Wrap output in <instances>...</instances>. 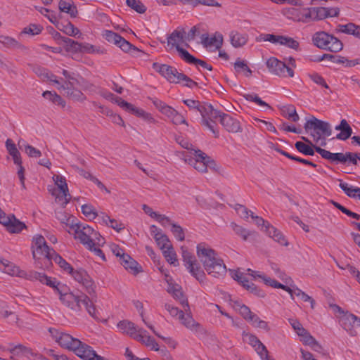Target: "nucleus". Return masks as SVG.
<instances>
[{"instance_id":"f257e3e1","label":"nucleus","mask_w":360,"mask_h":360,"mask_svg":"<svg viewBox=\"0 0 360 360\" xmlns=\"http://www.w3.org/2000/svg\"><path fill=\"white\" fill-rule=\"evenodd\" d=\"M46 279L47 281H44L41 283L53 288L59 295V299L64 305L75 311H79L82 310L81 304H83L91 316L94 319H98L96 314V309L94 304L96 300L93 297L90 298L84 294L76 295L70 292L69 288L65 285L58 282L56 278L46 276Z\"/></svg>"},{"instance_id":"f03ea898","label":"nucleus","mask_w":360,"mask_h":360,"mask_svg":"<svg viewBox=\"0 0 360 360\" xmlns=\"http://www.w3.org/2000/svg\"><path fill=\"white\" fill-rule=\"evenodd\" d=\"M49 333L60 347L72 351L83 360H108L98 355L91 346L82 342L77 338H73L68 333L52 328H49Z\"/></svg>"},{"instance_id":"7ed1b4c3","label":"nucleus","mask_w":360,"mask_h":360,"mask_svg":"<svg viewBox=\"0 0 360 360\" xmlns=\"http://www.w3.org/2000/svg\"><path fill=\"white\" fill-rule=\"evenodd\" d=\"M197 255L209 275L214 278H221L226 275V265L213 249L200 243L197 246Z\"/></svg>"},{"instance_id":"20e7f679","label":"nucleus","mask_w":360,"mask_h":360,"mask_svg":"<svg viewBox=\"0 0 360 360\" xmlns=\"http://www.w3.org/2000/svg\"><path fill=\"white\" fill-rule=\"evenodd\" d=\"M75 219H72L70 229L74 233V238L86 248H91L94 245H101L105 243L104 238L99 233L95 231L89 225L76 223Z\"/></svg>"},{"instance_id":"39448f33","label":"nucleus","mask_w":360,"mask_h":360,"mask_svg":"<svg viewBox=\"0 0 360 360\" xmlns=\"http://www.w3.org/2000/svg\"><path fill=\"white\" fill-rule=\"evenodd\" d=\"M304 128L306 132L310 131V135L316 143H318L319 140L323 139L324 141L321 143V146L326 144L325 141L326 137H328L332 134L330 124L315 117H312L310 120H307L304 124Z\"/></svg>"},{"instance_id":"423d86ee","label":"nucleus","mask_w":360,"mask_h":360,"mask_svg":"<svg viewBox=\"0 0 360 360\" xmlns=\"http://www.w3.org/2000/svg\"><path fill=\"white\" fill-rule=\"evenodd\" d=\"M0 263L4 266V271L11 276L25 278L30 281H39L41 283L44 281H47L46 275L44 273H40L35 271L26 272L23 270H20V268L13 263L4 259L0 258Z\"/></svg>"},{"instance_id":"0eeeda50","label":"nucleus","mask_w":360,"mask_h":360,"mask_svg":"<svg viewBox=\"0 0 360 360\" xmlns=\"http://www.w3.org/2000/svg\"><path fill=\"white\" fill-rule=\"evenodd\" d=\"M312 40L314 44L318 48L331 52L340 51L343 48V44L340 40L325 32L315 33Z\"/></svg>"},{"instance_id":"6e6552de","label":"nucleus","mask_w":360,"mask_h":360,"mask_svg":"<svg viewBox=\"0 0 360 360\" xmlns=\"http://www.w3.org/2000/svg\"><path fill=\"white\" fill-rule=\"evenodd\" d=\"M181 250L184 264L186 266V269L200 283L204 282L206 278V275L204 271L201 269L195 255L190 252L188 250L187 248L184 246H182L181 248Z\"/></svg>"},{"instance_id":"1a4fd4ad","label":"nucleus","mask_w":360,"mask_h":360,"mask_svg":"<svg viewBox=\"0 0 360 360\" xmlns=\"http://www.w3.org/2000/svg\"><path fill=\"white\" fill-rule=\"evenodd\" d=\"M222 112L214 109L211 104L204 103L200 115L202 117V124L207 127L214 135L215 138L219 137V131L214 129V124L217 118H221Z\"/></svg>"},{"instance_id":"9d476101","label":"nucleus","mask_w":360,"mask_h":360,"mask_svg":"<svg viewBox=\"0 0 360 360\" xmlns=\"http://www.w3.org/2000/svg\"><path fill=\"white\" fill-rule=\"evenodd\" d=\"M75 281L80 283L85 289L86 292L92 297H96L95 288L96 285L94 281L91 279L87 272L82 269L74 270L70 273Z\"/></svg>"},{"instance_id":"9b49d317","label":"nucleus","mask_w":360,"mask_h":360,"mask_svg":"<svg viewBox=\"0 0 360 360\" xmlns=\"http://www.w3.org/2000/svg\"><path fill=\"white\" fill-rule=\"evenodd\" d=\"M266 66L270 72L279 77H292L294 76V71L291 68L287 66L285 63L278 60L274 57H271L267 60Z\"/></svg>"},{"instance_id":"f8f14e48","label":"nucleus","mask_w":360,"mask_h":360,"mask_svg":"<svg viewBox=\"0 0 360 360\" xmlns=\"http://www.w3.org/2000/svg\"><path fill=\"white\" fill-rule=\"evenodd\" d=\"M0 223L6 228L8 231L12 233H19L26 227L25 224L17 219L13 214L6 215L1 209Z\"/></svg>"},{"instance_id":"ddd939ff","label":"nucleus","mask_w":360,"mask_h":360,"mask_svg":"<svg viewBox=\"0 0 360 360\" xmlns=\"http://www.w3.org/2000/svg\"><path fill=\"white\" fill-rule=\"evenodd\" d=\"M33 251L32 255L34 258H37L39 255V258L41 256L44 257V259H47L51 255L53 249H51L46 244L45 238L41 235H37L33 238Z\"/></svg>"},{"instance_id":"4468645a","label":"nucleus","mask_w":360,"mask_h":360,"mask_svg":"<svg viewBox=\"0 0 360 360\" xmlns=\"http://www.w3.org/2000/svg\"><path fill=\"white\" fill-rule=\"evenodd\" d=\"M339 323L349 335L356 336L357 332L355 327L360 326V318L352 313L346 314L340 317Z\"/></svg>"},{"instance_id":"2eb2a0df","label":"nucleus","mask_w":360,"mask_h":360,"mask_svg":"<svg viewBox=\"0 0 360 360\" xmlns=\"http://www.w3.org/2000/svg\"><path fill=\"white\" fill-rule=\"evenodd\" d=\"M157 70L169 82L175 84L181 82V75H183V73L179 72L176 68L166 64L158 65Z\"/></svg>"},{"instance_id":"dca6fc26","label":"nucleus","mask_w":360,"mask_h":360,"mask_svg":"<svg viewBox=\"0 0 360 360\" xmlns=\"http://www.w3.org/2000/svg\"><path fill=\"white\" fill-rule=\"evenodd\" d=\"M201 42L204 47L209 49L210 51H214L219 50L223 44L222 34L216 32L215 34L209 37L208 34H204L201 36Z\"/></svg>"},{"instance_id":"f3484780","label":"nucleus","mask_w":360,"mask_h":360,"mask_svg":"<svg viewBox=\"0 0 360 360\" xmlns=\"http://www.w3.org/2000/svg\"><path fill=\"white\" fill-rule=\"evenodd\" d=\"M315 148V150L316 153L321 155V156L326 159L329 160L332 163H342L345 164L347 162V153H333L328 150H326L325 149L321 148V147L313 146Z\"/></svg>"},{"instance_id":"a211bd4d","label":"nucleus","mask_w":360,"mask_h":360,"mask_svg":"<svg viewBox=\"0 0 360 360\" xmlns=\"http://www.w3.org/2000/svg\"><path fill=\"white\" fill-rule=\"evenodd\" d=\"M53 180L60 191L62 193V195L57 196V199H58L59 201H63V204H68L70 200V195L69 193L65 178L63 176L55 174L53 176Z\"/></svg>"},{"instance_id":"6ab92c4d","label":"nucleus","mask_w":360,"mask_h":360,"mask_svg":"<svg viewBox=\"0 0 360 360\" xmlns=\"http://www.w3.org/2000/svg\"><path fill=\"white\" fill-rule=\"evenodd\" d=\"M219 121L221 125L229 132L237 133L242 130L240 122L231 117L230 115L223 112Z\"/></svg>"},{"instance_id":"aec40b11","label":"nucleus","mask_w":360,"mask_h":360,"mask_svg":"<svg viewBox=\"0 0 360 360\" xmlns=\"http://www.w3.org/2000/svg\"><path fill=\"white\" fill-rule=\"evenodd\" d=\"M186 314H181V318L179 321L181 323L184 325L188 330L198 333H203L205 330L203 327L197 321L194 320L193 316L186 311Z\"/></svg>"},{"instance_id":"412c9836","label":"nucleus","mask_w":360,"mask_h":360,"mask_svg":"<svg viewBox=\"0 0 360 360\" xmlns=\"http://www.w3.org/2000/svg\"><path fill=\"white\" fill-rule=\"evenodd\" d=\"M134 339L147 347H151L155 351H159V345L155 340L147 335V331L143 328L139 329V333L134 336Z\"/></svg>"},{"instance_id":"4be33fe9","label":"nucleus","mask_w":360,"mask_h":360,"mask_svg":"<svg viewBox=\"0 0 360 360\" xmlns=\"http://www.w3.org/2000/svg\"><path fill=\"white\" fill-rule=\"evenodd\" d=\"M167 291L171 293L176 300L179 301L185 311H190L188 300L184 297L179 285L176 284H169Z\"/></svg>"},{"instance_id":"5701e85b","label":"nucleus","mask_w":360,"mask_h":360,"mask_svg":"<svg viewBox=\"0 0 360 360\" xmlns=\"http://www.w3.org/2000/svg\"><path fill=\"white\" fill-rule=\"evenodd\" d=\"M185 30L184 29L174 30L167 37V46L170 49L180 46L184 41Z\"/></svg>"},{"instance_id":"b1692460","label":"nucleus","mask_w":360,"mask_h":360,"mask_svg":"<svg viewBox=\"0 0 360 360\" xmlns=\"http://www.w3.org/2000/svg\"><path fill=\"white\" fill-rule=\"evenodd\" d=\"M117 328L122 333L129 335L134 339V336L139 333V329L131 321L123 320L118 322Z\"/></svg>"},{"instance_id":"393cba45","label":"nucleus","mask_w":360,"mask_h":360,"mask_svg":"<svg viewBox=\"0 0 360 360\" xmlns=\"http://www.w3.org/2000/svg\"><path fill=\"white\" fill-rule=\"evenodd\" d=\"M120 264L125 268V269L134 275H136L142 271L141 266L129 255L124 256V259H122Z\"/></svg>"},{"instance_id":"a878e982","label":"nucleus","mask_w":360,"mask_h":360,"mask_svg":"<svg viewBox=\"0 0 360 360\" xmlns=\"http://www.w3.org/2000/svg\"><path fill=\"white\" fill-rule=\"evenodd\" d=\"M301 139L306 143H309L306 144L302 141H297L295 144V148L302 154L305 155H314L315 148L313 146H314L310 140L304 136H302Z\"/></svg>"},{"instance_id":"bb28decb","label":"nucleus","mask_w":360,"mask_h":360,"mask_svg":"<svg viewBox=\"0 0 360 360\" xmlns=\"http://www.w3.org/2000/svg\"><path fill=\"white\" fill-rule=\"evenodd\" d=\"M58 8L61 12L66 13L72 18L77 17L78 11L72 0H60Z\"/></svg>"},{"instance_id":"cd10ccee","label":"nucleus","mask_w":360,"mask_h":360,"mask_svg":"<svg viewBox=\"0 0 360 360\" xmlns=\"http://www.w3.org/2000/svg\"><path fill=\"white\" fill-rule=\"evenodd\" d=\"M48 262L54 261L63 271L70 274L72 271V266L67 262L60 255H59L54 250H52L51 255L46 259Z\"/></svg>"},{"instance_id":"c85d7f7f","label":"nucleus","mask_w":360,"mask_h":360,"mask_svg":"<svg viewBox=\"0 0 360 360\" xmlns=\"http://www.w3.org/2000/svg\"><path fill=\"white\" fill-rule=\"evenodd\" d=\"M56 27L65 33L66 34L69 36L72 37H79L81 36V32L79 30L74 26L72 23H71L69 21H66L65 22L60 21L59 23H58Z\"/></svg>"},{"instance_id":"c756f323","label":"nucleus","mask_w":360,"mask_h":360,"mask_svg":"<svg viewBox=\"0 0 360 360\" xmlns=\"http://www.w3.org/2000/svg\"><path fill=\"white\" fill-rule=\"evenodd\" d=\"M193 154L195 156V158L191 159L190 160H198L207 162V164L210 163L208 166H210V169L212 170H217V164L214 160H212L210 157H209L206 153L202 152V150L197 149L193 150Z\"/></svg>"},{"instance_id":"7c9ffc66","label":"nucleus","mask_w":360,"mask_h":360,"mask_svg":"<svg viewBox=\"0 0 360 360\" xmlns=\"http://www.w3.org/2000/svg\"><path fill=\"white\" fill-rule=\"evenodd\" d=\"M266 232L267 234L272 238L275 241L278 242L279 244L282 245H287L288 242L283 235L276 228L271 226L270 224H268L267 226H266Z\"/></svg>"},{"instance_id":"2f4dec72","label":"nucleus","mask_w":360,"mask_h":360,"mask_svg":"<svg viewBox=\"0 0 360 360\" xmlns=\"http://www.w3.org/2000/svg\"><path fill=\"white\" fill-rule=\"evenodd\" d=\"M231 44L235 48L244 46L248 41V36L238 32L233 31L230 34Z\"/></svg>"},{"instance_id":"473e14b6","label":"nucleus","mask_w":360,"mask_h":360,"mask_svg":"<svg viewBox=\"0 0 360 360\" xmlns=\"http://www.w3.org/2000/svg\"><path fill=\"white\" fill-rule=\"evenodd\" d=\"M281 115L286 119L292 122H297L300 116L297 113L295 107L293 105H288L283 106L281 109Z\"/></svg>"},{"instance_id":"72a5a7b5","label":"nucleus","mask_w":360,"mask_h":360,"mask_svg":"<svg viewBox=\"0 0 360 360\" xmlns=\"http://www.w3.org/2000/svg\"><path fill=\"white\" fill-rule=\"evenodd\" d=\"M6 147L10 155L12 156L14 163L15 165H21L22 160L20 154L17 149L15 144L11 139H8L6 140Z\"/></svg>"},{"instance_id":"f704fd0d","label":"nucleus","mask_w":360,"mask_h":360,"mask_svg":"<svg viewBox=\"0 0 360 360\" xmlns=\"http://www.w3.org/2000/svg\"><path fill=\"white\" fill-rule=\"evenodd\" d=\"M290 295V297L293 299V295H296L297 297H300L301 300L304 302H310L311 308L314 309L316 302L315 300L306 294L304 292H303L302 290L298 288L297 287H295L294 288H292L291 292H288Z\"/></svg>"},{"instance_id":"c9c22d12","label":"nucleus","mask_w":360,"mask_h":360,"mask_svg":"<svg viewBox=\"0 0 360 360\" xmlns=\"http://www.w3.org/2000/svg\"><path fill=\"white\" fill-rule=\"evenodd\" d=\"M155 240L162 251L172 247V245L167 236L162 233V232H157V233L155 234Z\"/></svg>"},{"instance_id":"e433bc0d","label":"nucleus","mask_w":360,"mask_h":360,"mask_svg":"<svg viewBox=\"0 0 360 360\" xmlns=\"http://www.w3.org/2000/svg\"><path fill=\"white\" fill-rule=\"evenodd\" d=\"M340 181L339 186L341 189L345 192V193L352 198H356L358 195L359 191L360 188L354 187L352 186L349 185L347 183L342 181V180L339 179Z\"/></svg>"},{"instance_id":"4c0bfd02","label":"nucleus","mask_w":360,"mask_h":360,"mask_svg":"<svg viewBox=\"0 0 360 360\" xmlns=\"http://www.w3.org/2000/svg\"><path fill=\"white\" fill-rule=\"evenodd\" d=\"M42 96L44 98L51 101V102H53L55 104L61 105L62 107H65V101L58 94H57L54 91H45L42 94Z\"/></svg>"},{"instance_id":"58836bf2","label":"nucleus","mask_w":360,"mask_h":360,"mask_svg":"<svg viewBox=\"0 0 360 360\" xmlns=\"http://www.w3.org/2000/svg\"><path fill=\"white\" fill-rule=\"evenodd\" d=\"M259 276L263 280L264 283L269 286L273 287L274 288H281V289L287 291L288 292H291V291H292L291 288L280 283L275 279L271 278L269 277H266L265 276Z\"/></svg>"},{"instance_id":"ea45409f","label":"nucleus","mask_w":360,"mask_h":360,"mask_svg":"<svg viewBox=\"0 0 360 360\" xmlns=\"http://www.w3.org/2000/svg\"><path fill=\"white\" fill-rule=\"evenodd\" d=\"M234 308L238 311L240 314L247 321H250L252 319V316L255 315L250 308L245 304H243L238 302H236Z\"/></svg>"},{"instance_id":"a19ab883","label":"nucleus","mask_w":360,"mask_h":360,"mask_svg":"<svg viewBox=\"0 0 360 360\" xmlns=\"http://www.w3.org/2000/svg\"><path fill=\"white\" fill-rule=\"evenodd\" d=\"M234 69L237 72H243L245 77H250L252 75V70L248 66L247 63L238 58L234 63Z\"/></svg>"},{"instance_id":"79ce46f5","label":"nucleus","mask_w":360,"mask_h":360,"mask_svg":"<svg viewBox=\"0 0 360 360\" xmlns=\"http://www.w3.org/2000/svg\"><path fill=\"white\" fill-rule=\"evenodd\" d=\"M63 41L65 44L66 46V50L68 51L73 52V53H77L80 52L82 44L79 43L76 41L72 40L70 38L68 37H63Z\"/></svg>"},{"instance_id":"37998d69","label":"nucleus","mask_w":360,"mask_h":360,"mask_svg":"<svg viewBox=\"0 0 360 360\" xmlns=\"http://www.w3.org/2000/svg\"><path fill=\"white\" fill-rule=\"evenodd\" d=\"M231 226L236 234L240 236L244 240H247L249 236L255 233V232L250 231L233 222L231 224Z\"/></svg>"},{"instance_id":"c03bdc74","label":"nucleus","mask_w":360,"mask_h":360,"mask_svg":"<svg viewBox=\"0 0 360 360\" xmlns=\"http://www.w3.org/2000/svg\"><path fill=\"white\" fill-rule=\"evenodd\" d=\"M162 254L169 263L175 266L179 265L176 254L174 252L173 247H170L162 250Z\"/></svg>"},{"instance_id":"a18cd8bd","label":"nucleus","mask_w":360,"mask_h":360,"mask_svg":"<svg viewBox=\"0 0 360 360\" xmlns=\"http://www.w3.org/2000/svg\"><path fill=\"white\" fill-rule=\"evenodd\" d=\"M103 221L106 225L110 226L117 232H120L124 229V225L122 223L114 219H110L108 215L103 217Z\"/></svg>"},{"instance_id":"49530a36","label":"nucleus","mask_w":360,"mask_h":360,"mask_svg":"<svg viewBox=\"0 0 360 360\" xmlns=\"http://www.w3.org/2000/svg\"><path fill=\"white\" fill-rule=\"evenodd\" d=\"M126 3L129 7L139 13H144L146 11V7L139 0H127Z\"/></svg>"},{"instance_id":"de8ad7c7","label":"nucleus","mask_w":360,"mask_h":360,"mask_svg":"<svg viewBox=\"0 0 360 360\" xmlns=\"http://www.w3.org/2000/svg\"><path fill=\"white\" fill-rule=\"evenodd\" d=\"M281 45L287 46L288 48L292 49L295 51L300 50V43L292 37L283 36Z\"/></svg>"},{"instance_id":"09e8293b","label":"nucleus","mask_w":360,"mask_h":360,"mask_svg":"<svg viewBox=\"0 0 360 360\" xmlns=\"http://www.w3.org/2000/svg\"><path fill=\"white\" fill-rule=\"evenodd\" d=\"M352 129L351 128L350 125L347 122L345 125L344 127H342V129L340 131V132L339 134H338L335 137L333 138V139H337L338 140L345 141V140L348 139L352 136Z\"/></svg>"},{"instance_id":"8fccbe9b","label":"nucleus","mask_w":360,"mask_h":360,"mask_svg":"<svg viewBox=\"0 0 360 360\" xmlns=\"http://www.w3.org/2000/svg\"><path fill=\"white\" fill-rule=\"evenodd\" d=\"M183 102L189 108L190 110H195L197 112H199L200 113L201 112L205 103H201L199 101L193 99H186L184 100Z\"/></svg>"},{"instance_id":"3c124183","label":"nucleus","mask_w":360,"mask_h":360,"mask_svg":"<svg viewBox=\"0 0 360 360\" xmlns=\"http://www.w3.org/2000/svg\"><path fill=\"white\" fill-rule=\"evenodd\" d=\"M81 209L83 214L91 219H94L98 216L96 209L90 204L83 205Z\"/></svg>"},{"instance_id":"603ef678","label":"nucleus","mask_w":360,"mask_h":360,"mask_svg":"<svg viewBox=\"0 0 360 360\" xmlns=\"http://www.w3.org/2000/svg\"><path fill=\"white\" fill-rule=\"evenodd\" d=\"M176 51L179 53V56L181 59L186 61L188 63L193 64L196 58L190 54L188 51L186 49L181 48V46H176Z\"/></svg>"},{"instance_id":"864d4df0","label":"nucleus","mask_w":360,"mask_h":360,"mask_svg":"<svg viewBox=\"0 0 360 360\" xmlns=\"http://www.w3.org/2000/svg\"><path fill=\"white\" fill-rule=\"evenodd\" d=\"M115 102L121 108L124 109L126 111L129 112L131 113H134V110H136V107L133 105L132 104L125 101L123 100L121 97L115 96Z\"/></svg>"},{"instance_id":"5fc2aeb1","label":"nucleus","mask_w":360,"mask_h":360,"mask_svg":"<svg viewBox=\"0 0 360 360\" xmlns=\"http://www.w3.org/2000/svg\"><path fill=\"white\" fill-rule=\"evenodd\" d=\"M115 102L121 108L124 109L126 111L129 112L131 113H134V110H136V107L133 105L132 104L125 101L123 100L121 97L115 96Z\"/></svg>"},{"instance_id":"6e6d98bb","label":"nucleus","mask_w":360,"mask_h":360,"mask_svg":"<svg viewBox=\"0 0 360 360\" xmlns=\"http://www.w3.org/2000/svg\"><path fill=\"white\" fill-rule=\"evenodd\" d=\"M115 102L121 108L124 109L126 111L129 112L131 113H134V110H136V107L133 105L132 104L125 101L123 100L121 97L115 96Z\"/></svg>"},{"instance_id":"4d7b16f0","label":"nucleus","mask_w":360,"mask_h":360,"mask_svg":"<svg viewBox=\"0 0 360 360\" xmlns=\"http://www.w3.org/2000/svg\"><path fill=\"white\" fill-rule=\"evenodd\" d=\"M243 97L248 101H252L257 103L258 105L262 106V107H266L267 108L270 109L271 107L269 104H267L266 102L262 101L257 94H244Z\"/></svg>"},{"instance_id":"13d9d810","label":"nucleus","mask_w":360,"mask_h":360,"mask_svg":"<svg viewBox=\"0 0 360 360\" xmlns=\"http://www.w3.org/2000/svg\"><path fill=\"white\" fill-rule=\"evenodd\" d=\"M328 60L335 63H342L345 64L347 58L342 56H334L332 54L325 53L320 56L318 59V61H322L323 60Z\"/></svg>"},{"instance_id":"bf43d9fd","label":"nucleus","mask_w":360,"mask_h":360,"mask_svg":"<svg viewBox=\"0 0 360 360\" xmlns=\"http://www.w3.org/2000/svg\"><path fill=\"white\" fill-rule=\"evenodd\" d=\"M104 37L108 41L113 43L117 46L118 45V44L120 43V40L122 38V37H121L117 33H115L110 30H105L104 33Z\"/></svg>"},{"instance_id":"052dcab7","label":"nucleus","mask_w":360,"mask_h":360,"mask_svg":"<svg viewBox=\"0 0 360 360\" xmlns=\"http://www.w3.org/2000/svg\"><path fill=\"white\" fill-rule=\"evenodd\" d=\"M0 43L8 48H17L20 46V44L17 40L8 36L1 35Z\"/></svg>"},{"instance_id":"680f3d73","label":"nucleus","mask_w":360,"mask_h":360,"mask_svg":"<svg viewBox=\"0 0 360 360\" xmlns=\"http://www.w3.org/2000/svg\"><path fill=\"white\" fill-rule=\"evenodd\" d=\"M252 325L255 327L259 328L264 329L266 331L269 330V327L268 326L267 322L265 321L261 320L259 316L256 314L252 316V319L250 321Z\"/></svg>"},{"instance_id":"e2e57ef3","label":"nucleus","mask_w":360,"mask_h":360,"mask_svg":"<svg viewBox=\"0 0 360 360\" xmlns=\"http://www.w3.org/2000/svg\"><path fill=\"white\" fill-rule=\"evenodd\" d=\"M133 114L138 117H142L144 120L149 123H155L156 122L151 114L146 112L143 109L136 108Z\"/></svg>"},{"instance_id":"0e129e2a","label":"nucleus","mask_w":360,"mask_h":360,"mask_svg":"<svg viewBox=\"0 0 360 360\" xmlns=\"http://www.w3.org/2000/svg\"><path fill=\"white\" fill-rule=\"evenodd\" d=\"M171 231L172 232L174 237L177 240L183 241L185 238V233L182 227L175 223L171 224Z\"/></svg>"},{"instance_id":"69168bd1","label":"nucleus","mask_w":360,"mask_h":360,"mask_svg":"<svg viewBox=\"0 0 360 360\" xmlns=\"http://www.w3.org/2000/svg\"><path fill=\"white\" fill-rule=\"evenodd\" d=\"M356 28V24L349 22L346 25H338L336 30L338 32H342L347 34H352L354 32V29Z\"/></svg>"},{"instance_id":"338daca9","label":"nucleus","mask_w":360,"mask_h":360,"mask_svg":"<svg viewBox=\"0 0 360 360\" xmlns=\"http://www.w3.org/2000/svg\"><path fill=\"white\" fill-rule=\"evenodd\" d=\"M190 164L201 173H206L208 169H210V166H208L209 164H207L205 162H201V161L198 160H190Z\"/></svg>"},{"instance_id":"774afa93","label":"nucleus","mask_w":360,"mask_h":360,"mask_svg":"<svg viewBox=\"0 0 360 360\" xmlns=\"http://www.w3.org/2000/svg\"><path fill=\"white\" fill-rule=\"evenodd\" d=\"M117 46H119L124 52H129L131 51H139V50L136 46L132 45L123 37L120 40Z\"/></svg>"}]
</instances>
